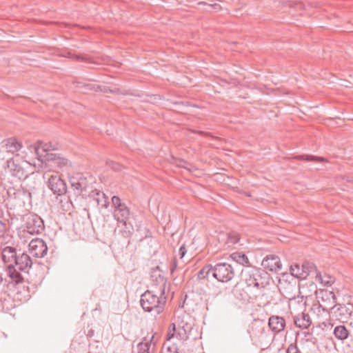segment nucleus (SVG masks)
<instances>
[{"mask_svg":"<svg viewBox=\"0 0 353 353\" xmlns=\"http://www.w3.org/2000/svg\"><path fill=\"white\" fill-rule=\"evenodd\" d=\"M316 280L319 281L321 283H324L326 285H331L332 283V281L330 277L327 276H323L320 272L316 273Z\"/></svg>","mask_w":353,"mask_h":353,"instance_id":"obj_31","label":"nucleus"},{"mask_svg":"<svg viewBox=\"0 0 353 353\" xmlns=\"http://www.w3.org/2000/svg\"><path fill=\"white\" fill-rule=\"evenodd\" d=\"M250 332L251 338H260L265 334V327L260 321H254L251 325Z\"/></svg>","mask_w":353,"mask_h":353,"instance_id":"obj_23","label":"nucleus"},{"mask_svg":"<svg viewBox=\"0 0 353 353\" xmlns=\"http://www.w3.org/2000/svg\"><path fill=\"white\" fill-rule=\"evenodd\" d=\"M97 201L98 205L105 208H107L110 205L112 207V200H97Z\"/></svg>","mask_w":353,"mask_h":353,"instance_id":"obj_34","label":"nucleus"},{"mask_svg":"<svg viewBox=\"0 0 353 353\" xmlns=\"http://www.w3.org/2000/svg\"><path fill=\"white\" fill-rule=\"evenodd\" d=\"M32 165L22 159L19 154H16L7 161V170L14 177L23 180L33 173Z\"/></svg>","mask_w":353,"mask_h":353,"instance_id":"obj_3","label":"nucleus"},{"mask_svg":"<svg viewBox=\"0 0 353 353\" xmlns=\"http://www.w3.org/2000/svg\"><path fill=\"white\" fill-rule=\"evenodd\" d=\"M32 145H39V141L37 143H30V144H28V150H30V151L31 152H34V148Z\"/></svg>","mask_w":353,"mask_h":353,"instance_id":"obj_40","label":"nucleus"},{"mask_svg":"<svg viewBox=\"0 0 353 353\" xmlns=\"http://www.w3.org/2000/svg\"><path fill=\"white\" fill-rule=\"evenodd\" d=\"M324 296L330 301V307L335 314L336 316L341 320L347 318L350 315V312L345 305L340 304H335L336 302V298L335 294L332 292H325Z\"/></svg>","mask_w":353,"mask_h":353,"instance_id":"obj_9","label":"nucleus"},{"mask_svg":"<svg viewBox=\"0 0 353 353\" xmlns=\"http://www.w3.org/2000/svg\"><path fill=\"white\" fill-rule=\"evenodd\" d=\"M213 274V266L212 265H207L204 266L197 274L199 279H204L207 278L209 274Z\"/></svg>","mask_w":353,"mask_h":353,"instance_id":"obj_29","label":"nucleus"},{"mask_svg":"<svg viewBox=\"0 0 353 353\" xmlns=\"http://www.w3.org/2000/svg\"><path fill=\"white\" fill-rule=\"evenodd\" d=\"M240 240L239 235L236 232H230L227 234V241L225 243L228 247L236 244Z\"/></svg>","mask_w":353,"mask_h":353,"instance_id":"obj_28","label":"nucleus"},{"mask_svg":"<svg viewBox=\"0 0 353 353\" xmlns=\"http://www.w3.org/2000/svg\"><path fill=\"white\" fill-rule=\"evenodd\" d=\"M234 276V272L231 265L226 263H217L213 266L212 276L219 281L228 282Z\"/></svg>","mask_w":353,"mask_h":353,"instance_id":"obj_7","label":"nucleus"},{"mask_svg":"<svg viewBox=\"0 0 353 353\" xmlns=\"http://www.w3.org/2000/svg\"><path fill=\"white\" fill-rule=\"evenodd\" d=\"M48 187L57 196H63L67 192L65 182L58 176H51L48 179Z\"/></svg>","mask_w":353,"mask_h":353,"instance_id":"obj_14","label":"nucleus"},{"mask_svg":"<svg viewBox=\"0 0 353 353\" xmlns=\"http://www.w3.org/2000/svg\"><path fill=\"white\" fill-rule=\"evenodd\" d=\"M294 322L296 326L301 329H306L311 324V320L307 314L302 312L301 316H294Z\"/></svg>","mask_w":353,"mask_h":353,"instance_id":"obj_24","label":"nucleus"},{"mask_svg":"<svg viewBox=\"0 0 353 353\" xmlns=\"http://www.w3.org/2000/svg\"><path fill=\"white\" fill-rule=\"evenodd\" d=\"M43 230V221L40 216L35 214H29L26 216L24 232L30 234H39Z\"/></svg>","mask_w":353,"mask_h":353,"instance_id":"obj_6","label":"nucleus"},{"mask_svg":"<svg viewBox=\"0 0 353 353\" xmlns=\"http://www.w3.org/2000/svg\"><path fill=\"white\" fill-rule=\"evenodd\" d=\"M8 280L0 274V307L4 310H10L12 307V298L8 293Z\"/></svg>","mask_w":353,"mask_h":353,"instance_id":"obj_10","label":"nucleus"},{"mask_svg":"<svg viewBox=\"0 0 353 353\" xmlns=\"http://www.w3.org/2000/svg\"><path fill=\"white\" fill-rule=\"evenodd\" d=\"M290 270L291 274L296 278L305 279L307 277V274L304 273L302 266H300L297 263L292 265Z\"/></svg>","mask_w":353,"mask_h":353,"instance_id":"obj_26","label":"nucleus"},{"mask_svg":"<svg viewBox=\"0 0 353 353\" xmlns=\"http://www.w3.org/2000/svg\"><path fill=\"white\" fill-rule=\"evenodd\" d=\"M97 88L100 89V90H102V88H101V87L99 85H97Z\"/></svg>","mask_w":353,"mask_h":353,"instance_id":"obj_46","label":"nucleus"},{"mask_svg":"<svg viewBox=\"0 0 353 353\" xmlns=\"http://www.w3.org/2000/svg\"><path fill=\"white\" fill-rule=\"evenodd\" d=\"M67 57L72 59H76L77 61H85L88 63H93L92 61H90V59L86 57H82L79 55H75L72 54V52H68Z\"/></svg>","mask_w":353,"mask_h":353,"instance_id":"obj_33","label":"nucleus"},{"mask_svg":"<svg viewBox=\"0 0 353 353\" xmlns=\"http://www.w3.org/2000/svg\"><path fill=\"white\" fill-rule=\"evenodd\" d=\"M245 196H252V195L250 193H246Z\"/></svg>","mask_w":353,"mask_h":353,"instance_id":"obj_45","label":"nucleus"},{"mask_svg":"<svg viewBox=\"0 0 353 353\" xmlns=\"http://www.w3.org/2000/svg\"><path fill=\"white\" fill-rule=\"evenodd\" d=\"M94 181L92 176L83 174H77L70 179L71 188L75 196H81L82 199L86 197L95 199L96 196L98 199H107L108 196L104 192L93 188Z\"/></svg>","mask_w":353,"mask_h":353,"instance_id":"obj_2","label":"nucleus"},{"mask_svg":"<svg viewBox=\"0 0 353 353\" xmlns=\"http://www.w3.org/2000/svg\"><path fill=\"white\" fill-rule=\"evenodd\" d=\"M14 263L20 271L27 272L32 267V261L28 254L23 252L20 256H17Z\"/></svg>","mask_w":353,"mask_h":353,"instance_id":"obj_17","label":"nucleus"},{"mask_svg":"<svg viewBox=\"0 0 353 353\" xmlns=\"http://www.w3.org/2000/svg\"><path fill=\"white\" fill-rule=\"evenodd\" d=\"M302 268L304 271V273L307 274V276L310 275L311 273L315 271V266L312 263L310 262H305L302 264Z\"/></svg>","mask_w":353,"mask_h":353,"instance_id":"obj_30","label":"nucleus"},{"mask_svg":"<svg viewBox=\"0 0 353 353\" xmlns=\"http://www.w3.org/2000/svg\"><path fill=\"white\" fill-rule=\"evenodd\" d=\"M268 326L273 332L279 333L285 329V321L283 317L271 316L268 320Z\"/></svg>","mask_w":353,"mask_h":353,"instance_id":"obj_21","label":"nucleus"},{"mask_svg":"<svg viewBox=\"0 0 353 353\" xmlns=\"http://www.w3.org/2000/svg\"><path fill=\"white\" fill-rule=\"evenodd\" d=\"M29 252L34 257L42 258L46 255L48 247L45 241L39 238L32 239L29 245Z\"/></svg>","mask_w":353,"mask_h":353,"instance_id":"obj_11","label":"nucleus"},{"mask_svg":"<svg viewBox=\"0 0 353 353\" xmlns=\"http://www.w3.org/2000/svg\"><path fill=\"white\" fill-rule=\"evenodd\" d=\"M199 4H204L203 2H199Z\"/></svg>","mask_w":353,"mask_h":353,"instance_id":"obj_48","label":"nucleus"},{"mask_svg":"<svg viewBox=\"0 0 353 353\" xmlns=\"http://www.w3.org/2000/svg\"><path fill=\"white\" fill-rule=\"evenodd\" d=\"M16 249L10 246L5 247L2 250V259L5 263L13 264L17 257Z\"/></svg>","mask_w":353,"mask_h":353,"instance_id":"obj_22","label":"nucleus"},{"mask_svg":"<svg viewBox=\"0 0 353 353\" xmlns=\"http://www.w3.org/2000/svg\"><path fill=\"white\" fill-rule=\"evenodd\" d=\"M261 279V275L260 276H254V281L252 282V284H250V287L251 286H253V287H256L257 288H259L260 287V283H259V280Z\"/></svg>","mask_w":353,"mask_h":353,"instance_id":"obj_36","label":"nucleus"},{"mask_svg":"<svg viewBox=\"0 0 353 353\" xmlns=\"http://www.w3.org/2000/svg\"><path fill=\"white\" fill-rule=\"evenodd\" d=\"M297 159H304L306 161H314V162H323V161H325V159L323 157H316L311 156V155L299 156V157H297Z\"/></svg>","mask_w":353,"mask_h":353,"instance_id":"obj_32","label":"nucleus"},{"mask_svg":"<svg viewBox=\"0 0 353 353\" xmlns=\"http://www.w3.org/2000/svg\"><path fill=\"white\" fill-rule=\"evenodd\" d=\"M88 86H89L90 88V89H94L95 90H97V88H96L97 85H95V84H88Z\"/></svg>","mask_w":353,"mask_h":353,"instance_id":"obj_43","label":"nucleus"},{"mask_svg":"<svg viewBox=\"0 0 353 353\" xmlns=\"http://www.w3.org/2000/svg\"><path fill=\"white\" fill-rule=\"evenodd\" d=\"M154 337V334L144 336L137 345V353H150L155 346V343L153 342Z\"/></svg>","mask_w":353,"mask_h":353,"instance_id":"obj_19","label":"nucleus"},{"mask_svg":"<svg viewBox=\"0 0 353 353\" xmlns=\"http://www.w3.org/2000/svg\"><path fill=\"white\" fill-rule=\"evenodd\" d=\"M111 199H119V198L117 196L114 195L112 196Z\"/></svg>","mask_w":353,"mask_h":353,"instance_id":"obj_44","label":"nucleus"},{"mask_svg":"<svg viewBox=\"0 0 353 353\" xmlns=\"http://www.w3.org/2000/svg\"><path fill=\"white\" fill-rule=\"evenodd\" d=\"M310 287L311 288V290H313L314 292H316L317 288L316 285L314 283H311L310 284Z\"/></svg>","mask_w":353,"mask_h":353,"instance_id":"obj_41","label":"nucleus"},{"mask_svg":"<svg viewBox=\"0 0 353 353\" xmlns=\"http://www.w3.org/2000/svg\"><path fill=\"white\" fill-rule=\"evenodd\" d=\"M231 259L241 265L249 263L247 256L243 252H234L230 255Z\"/></svg>","mask_w":353,"mask_h":353,"instance_id":"obj_27","label":"nucleus"},{"mask_svg":"<svg viewBox=\"0 0 353 353\" xmlns=\"http://www.w3.org/2000/svg\"><path fill=\"white\" fill-rule=\"evenodd\" d=\"M23 271H20L14 264H8L6 270V275L9 280L8 285L12 284L17 285L21 284L24 281V277L22 274Z\"/></svg>","mask_w":353,"mask_h":353,"instance_id":"obj_13","label":"nucleus"},{"mask_svg":"<svg viewBox=\"0 0 353 353\" xmlns=\"http://www.w3.org/2000/svg\"><path fill=\"white\" fill-rule=\"evenodd\" d=\"M39 190L34 186L16 185L7 188V195L10 199L37 197Z\"/></svg>","mask_w":353,"mask_h":353,"instance_id":"obj_5","label":"nucleus"},{"mask_svg":"<svg viewBox=\"0 0 353 353\" xmlns=\"http://www.w3.org/2000/svg\"><path fill=\"white\" fill-rule=\"evenodd\" d=\"M68 203H70V205H72V201H71V200H68Z\"/></svg>","mask_w":353,"mask_h":353,"instance_id":"obj_47","label":"nucleus"},{"mask_svg":"<svg viewBox=\"0 0 353 353\" xmlns=\"http://www.w3.org/2000/svg\"><path fill=\"white\" fill-rule=\"evenodd\" d=\"M1 145L6 152L10 154H14L23 148L22 143L14 137L3 140Z\"/></svg>","mask_w":353,"mask_h":353,"instance_id":"obj_16","label":"nucleus"},{"mask_svg":"<svg viewBox=\"0 0 353 353\" xmlns=\"http://www.w3.org/2000/svg\"><path fill=\"white\" fill-rule=\"evenodd\" d=\"M7 232V226L5 223L0 221V238L3 237Z\"/></svg>","mask_w":353,"mask_h":353,"instance_id":"obj_35","label":"nucleus"},{"mask_svg":"<svg viewBox=\"0 0 353 353\" xmlns=\"http://www.w3.org/2000/svg\"><path fill=\"white\" fill-rule=\"evenodd\" d=\"M262 266L271 272H276L281 268V263L278 256L268 255L262 261Z\"/></svg>","mask_w":353,"mask_h":353,"instance_id":"obj_15","label":"nucleus"},{"mask_svg":"<svg viewBox=\"0 0 353 353\" xmlns=\"http://www.w3.org/2000/svg\"><path fill=\"white\" fill-rule=\"evenodd\" d=\"M287 353H299V350L295 345L291 344L288 348Z\"/></svg>","mask_w":353,"mask_h":353,"instance_id":"obj_37","label":"nucleus"},{"mask_svg":"<svg viewBox=\"0 0 353 353\" xmlns=\"http://www.w3.org/2000/svg\"><path fill=\"white\" fill-rule=\"evenodd\" d=\"M111 165L112 168L114 169V170H119L121 167L119 164L114 162H111Z\"/></svg>","mask_w":353,"mask_h":353,"instance_id":"obj_39","label":"nucleus"},{"mask_svg":"<svg viewBox=\"0 0 353 353\" xmlns=\"http://www.w3.org/2000/svg\"><path fill=\"white\" fill-rule=\"evenodd\" d=\"M156 279L157 283L153 284L150 290H146L141 296L140 300L143 310L152 313L154 316L159 315L163 311L166 303L165 278L159 274Z\"/></svg>","mask_w":353,"mask_h":353,"instance_id":"obj_1","label":"nucleus"},{"mask_svg":"<svg viewBox=\"0 0 353 353\" xmlns=\"http://www.w3.org/2000/svg\"><path fill=\"white\" fill-rule=\"evenodd\" d=\"M121 200H112V207L114 208V216L120 222L126 225L125 220L130 215V211L127 206L121 202Z\"/></svg>","mask_w":353,"mask_h":353,"instance_id":"obj_12","label":"nucleus"},{"mask_svg":"<svg viewBox=\"0 0 353 353\" xmlns=\"http://www.w3.org/2000/svg\"><path fill=\"white\" fill-rule=\"evenodd\" d=\"M186 252L187 251L185 248L184 246H181L179 250V254L180 255V257L183 258L185 256Z\"/></svg>","mask_w":353,"mask_h":353,"instance_id":"obj_38","label":"nucleus"},{"mask_svg":"<svg viewBox=\"0 0 353 353\" xmlns=\"http://www.w3.org/2000/svg\"><path fill=\"white\" fill-rule=\"evenodd\" d=\"M208 6H209V7H212V8H214V9H215V10H219V9H220V6H219V5H218V4L209 5Z\"/></svg>","mask_w":353,"mask_h":353,"instance_id":"obj_42","label":"nucleus"},{"mask_svg":"<svg viewBox=\"0 0 353 353\" xmlns=\"http://www.w3.org/2000/svg\"><path fill=\"white\" fill-rule=\"evenodd\" d=\"M34 148V153L35 154L37 158L43 161L44 156L40 153V150H41L43 152L48 153L51 150H57V145L52 144L51 142L43 143L41 141H39V145H32Z\"/></svg>","mask_w":353,"mask_h":353,"instance_id":"obj_20","label":"nucleus"},{"mask_svg":"<svg viewBox=\"0 0 353 353\" xmlns=\"http://www.w3.org/2000/svg\"><path fill=\"white\" fill-rule=\"evenodd\" d=\"M43 161L46 162V166L48 167L50 170L56 172H59L63 167L69 164L68 159L54 153L46 154V155H44Z\"/></svg>","mask_w":353,"mask_h":353,"instance_id":"obj_8","label":"nucleus"},{"mask_svg":"<svg viewBox=\"0 0 353 353\" xmlns=\"http://www.w3.org/2000/svg\"><path fill=\"white\" fill-rule=\"evenodd\" d=\"M258 276H260V270L254 267L248 266L241 272V280L246 283L248 286L252 284L254 277Z\"/></svg>","mask_w":353,"mask_h":353,"instance_id":"obj_18","label":"nucleus"},{"mask_svg":"<svg viewBox=\"0 0 353 353\" xmlns=\"http://www.w3.org/2000/svg\"><path fill=\"white\" fill-rule=\"evenodd\" d=\"M333 334L337 339L343 341L348 337L349 332L344 325H340L334 327Z\"/></svg>","mask_w":353,"mask_h":353,"instance_id":"obj_25","label":"nucleus"},{"mask_svg":"<svg viewBox=\"0 0 353 353\" xmlns=\"http://www.w3.org/2000/svg\"><path fill=\"white\" fill-rule=\"evenodd\" d=\"M190 317L187 314L178 316L169 327L168 333V339H171L175 335L181 340L185 341L188 339V334L192 330V324L188 321Z\"/></svg>","mask_w":353,"mask_h":353,"instance_id":"obj_4","label":"nucleus"}]
</instances>
